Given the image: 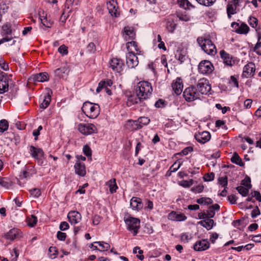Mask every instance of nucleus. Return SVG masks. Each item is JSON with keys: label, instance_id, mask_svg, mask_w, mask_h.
Segmentation results:
<instances>
[{"label": "nucleus", "instance_id": "nucleus-19", "mask_svg": "<svg viewBox=\"0 0 261 261\" xmlns=\"http://www.w3.org/2000/svg\"><path fill=\"white\" fill-rule=\"evenodd\" d=\"M210 247L209 242L205 240H202L197 242L194 246V249L196 251H201L207 249Z\"/></svg>", "mask_w": 261, "mask_h": 261}, {"label": "nucleus", "instance_id": "nucleus-51", "mask_svg": "<svg viewBox=\"0 0 261 261\" xmlns=\"http://www.w3.org/2000/svg\"><path fill=\"white\" fill-rule=\"evenodd\" d=\"M193 184V180L190 179L189 180H184L180 183V185L184 188H189Z\"/></svg>", "mask_w": 261, "mask_h": 261}, {"label": "nucleus", "instance_id": "nucleus-10", "mask_svg": "<svg viewBox=\"0 0 261 261\" xmlns=\"http://www.w3.org/2000/svg\"><path fill=\"white\" fill-rule=\"evenodd\" d=\"M241 184L244 186H240L236 188L238 192L243 197L246 196L249 193V190L251 188L250 179L242 180Z\"/></svg>", "mask_w": 261, "mask_h": 261}, {"label": "nucleus", "instance_id": "nucleus-4", "mask_svg": "<svg viewBox=\"0 0 261 261\" xmlns=\"http://www.w3.org/2000/svg\"><path fill=\"white\" fill-rule=\"evenodd\" d=\"M124 221L127 229L133 231L134 236H136L140 228V220L136 218L128 217L127 218H124Z\"/></svg>", "mask_w": 261, "mask_h": 261}, {"label": "nucleus", "instance_id": "nucleus-32", "mask_svg": "<svg viewBox=\"0 0 261 261\" xmlns=\"http://www.w3.org/2000/svg\"><path fill=\"white\" fill-rule=\"evenodd\" d=\"M105 84L109 86H111L113 84V82L111 80L107 79L105 80L101 81L99 82L98 86L96 89V93H99L101 90H103V87L105 86Z\"/></svg>", "mask_w": 261, "mask_h": 261}, {"label": "nucleus", "instance_id": "nucleus-6", "mask_svg": "<svg viewBox=\"0 0 261 261\" xmlns=\"http://www.w3.org/2000/svg\"><path fill=\"white\" fill-rule=\"evenodd\" d=\"M199 94H207L211 90V86L207 80L201 79L199 81L196 87Z\"/></svg>", "mask_w": 261, "mask_h": 261}, {"label": "nucleus", "instance_id": "nucleus-53", "mask_svg": "<svg viewBox=\"0 0 261 261\" xmlns=\"http://www.w3.org/2000/svg\"><path fill=\"white\" fill-rule=\"evenodd\" d=\"M204 189V186L202 185H199L196 187H193L191 191L194 193H199L202 192Z\"/></svg>", "mask_w": 261, "mask_h": 261}, {"label": "nucleus", "instance_id": "nucleus-49", "mask_svg": "<svg viewBox=\"0 0 261 261\" xmlns=\"http://www.w3.org/2000/svg\"><path fill=\"white\" fill-rule=\"evenodd\" d=\"M248 22L251 27L255 28L257 25L258 20L254 17L250 16L248 20Z\"/></svg>", "mask_w": 261, "mask_h": 261}, {"label": "nucleus", "instance_id": "nucleus-14", "mask_svg": "<svg viewBox=\"0 0 261 261\" xmlns=\"http://www.w3.org/2000/svg\"><path fill=\"white\" fill-rule=\"evenodd\" d=\"M195 138L199 143L204 144L210 140L211 135L207 131H203L195 134Z\"/></svg>", "mask_w": 261, "mask_h": 261}, {"label": "nucleus", "instance_id": "nucleus-25", "mask_svg": "<svg viewBox=\"0 0 261 261\" xmlns=\"http://www.w3.org/2000/svg\"><path fill=\"white\" fill-rule=\"evenodd\" d=\"M130 205L133 210H139L143 207L141 199L138 197H133L130 201Z\"/></svg>", "mask_w": 261, "mask_h": 261}, {"label": "nucleus", "instance_id": "nucleus-29", "mask_svg": "<svg viewBox=\"0 0 261 261\" xmlns=\"http://www.w3.org/2000/svg\"><path fill=\"white\" fill-rule=\"evenodd\" d=\"M198 224L205 227L207 230H210L214 225V221L213 220L207 218L205 220L199 221Z\"/></svg>", "mask_w": 261, "mask_h": 261}, {"label": "nucleus", "instance_id": "nucleus-13", "mask_svg": "<svg viewBox=\"0 0 261 261\" xmlns=\"http://www.w3.org/2000/svg\"><path fill=\"white\" fill-rule=\"evenodd\" d=\"M231 27L235 29L236 33L240 34H246L249 31V28L244 23H241L240 24L238 23L233 22L231 23Z\"/></svg>", "mask_w": 261, "mask_h": 261}, {"label": "nucleus", "instance_id": "nucleus-8", "mask_svg": "<svg viewBox=\"0 0 261 261\" xmlns=\"http://www.w3.org/2000/svg\"><path fill=\"white\" fill-rule=\"evenodd\" d=\"M79 130L85 135H89L96 132V127L93 124H80L78 126Z\"/></svg>", "mask_w": 261, "mask_h": 261}, {"label": "nucleus", "instance_id": "nucleus-15", "mask_svg": "<svg viewBox=\"0 0 261 261\" xmlns=\"http://www.w3.org/2000/svg\"><path fill=\"white\" fill-rule=\"evenodd\" d=\"M220 57L225 65L232 66L234 64V61L232 60V57L224 50L220 51Z\"/></svg>", "mask_w": 261, "mask_h": 261}, {"label": "nucleus", "instance_id": "nucleus-43", "mask_svg": "<svg viewBox=\"0 0 261 261\" xmlns=\"http://www.w3.org/2000/svg\"><path fill=\"white\" fill-rule=\"evenodd\" d=\"M49 251V256L51 258H55L56 257L58 251L57 248L55 247H50L48 249Z\"/></svg>", "mask_w": 261, "mask_h": 261}, {"label": "nucleus", "instance_id": "nucleus-58", "mask_svg": "<svg viewBox=\"0 0 261 261\" xmlns=\"http://www.w3.org/2000/svg\"><path fill=\"white\" fill-rule=\"evenodd\" d=\"M67 47L65 45H61L58 48V51L62 55H66L68 54Z\"/></svg>", "mask_w": 261, "mask_h": 261}, {"label": "nucleus", "instance_id": "nucleus-60", "mask_svg": "<svg viewBox=\"0 0 261 261\" xmlns=\"http://www.w3.org/2000/svg\"><path fill=\"white\" fill-rule=\"evenodd\" d=\"M11 255L13 257L14 256V257L12 258L11 261H16L17 258L19 255V252L18 250L16 248H14L11 252Z\"/></svg>", "mask_w": 261, "mask_h": 261}, {"label": "nucleus", "instance_id": "nucleus-38", "mask_svg": "<svg viewBox=\"0 0 261 261\" xmlns=\"http://www.w3.org/2000/svg\"><path fill=\"white\" fill-rule=\"evenodd\" d=\"M2 32L4 35H11L12 29L10 23H6L2 27Z\"/></svg>", "mask_w": 261, "mask_h": 261}, {"label": "nucleus", "instance_id": "nucleus-62", "mask_svg": "<svg viewBox=\"0 0 261 261\" xmlns=\"http://www.w3.org/2000/svg\"><path fill=\"white\" fill-rule=\"evenodd\" d=\"M175 58L182 63L185 60V56L180 54V51H177L175 54Z\"/></svg>", "mask_w": 261, "mask_h": 261}, {"label": "nucleus", "instance_id": "nucleus-16", "mask_svg": "<svg viewBox=\"0 0 261 261\" xmlns=\"http://www.w3.org/2000/svg\"><path fill=\"white\" fill-rule=\"evenodd\" d=\"M172 87L176 94H180L183 89V84L181 79L177 77L176 80L173 81L172 84Z\"/></svg>", "mask_w": 261, "mask_h": 261}, {"label": "nucleus", "instance_id": "nucleus-56", "mask_svg": "<svg viewBox=\"0 0 261 261\" xmlns=\"http://www.w3.org/2000/svg\"><path fill=\"white\" fill-rule=\"evenodd\" d=\"M83 152L88 157L91 156L92 154L91 149L87 145H84L83 147Z\"/></svg>", "mask_w": 261, "mask_h": 261}, {"label": "nucleus", "instance_id": "nucleus-63", "mask_svg": "<svg viewBox=\"0 0 261 261\" xmlns=\"http://www.w3.org/2000/svg\"><path fill=\"white\" fill-rule=\"evenodd\" d=\"M215 215V212L214 211V210L211 209V208L210 207L206 213L207 218L211 219V218H213Z\"/></svg>", "mask_w": 261, "mask_h": 261}, {"label": "nucleus", "instance_id": "nucleus-50", "mask_svg": "<svg viewBox=\"0 0 261 261\" xmlns=\"http://www.w3.org/2000/svg\"><path fill=\"white\" fill-rule=\"evenodd\" d=\"M176 24L174 22L168 21L167 23V29L170 33H173L175 29Z\"/></svg>", "mask_w": 261, "mask_h": 261}, {"label": "nucleus", "instance_id": "nucleus-18", "mask_svg": "<svg viewBox=\"0 0 261 261\" xmlns=\"http://www.w3.org/2000/svg\"><path fill=\"white\" fill-rule=\"evenodd\" d=\"M69 221L72 224L79 222L81 220V215L77 211H71L68 214Z\"/></svg>", "mask_w": 261, "mask_h": 261}, {"label": "nucleus", "instance_id": "nucleus-24", "mask_svg": "<svg viewBox=\"0 0 261 261\" xmlns=\"http://www.w3.org/2000/svg\"><path fill=\"white\" fill-rule=\"evenodd\" d=\"M31 80L35 82H43L48 80V74L46 72L40 73L31 76Z\"/></svg>", "mask_w": 261, "mask_h": 261}, {"label": "nucleus", "instance_id": "nucleus-40", "mask_svg": "<svg viewBox=\"0 0 261 261\" xmlns=\"http://www.w3.org/2000/svg\"><path fill=\"white\" fill-rule=\"evenodd\" d=\"M197 2L200 4V5L209 7L212 6L214 3L216 2V0H196Z\"/></svg>", "mask_w": 261, "mask_h": 261}, {"label": "nucleus", "instance_id": "nucleus-23", "mask_svg": "<svg viewBox=\"0 0 261 261\" xmlns=\"http://www.w3.org/2000/svg\"><path fill=\"white\" fill-rule=\"evenodd\" d=\"M20 237V231L16 228H13L10 229L5 234L6 238L11 241L19 239Z\"/></svg>", "mask_w": 261, "mask_h": 261}, {"label": "nucleus", "instance_id": "nucleus-22", "mask_svg": "<svg viewBox=\"0 0 261 261\" xmlns=\"http://www.w3.org/2000/svg\"><path fill=\"white\" fill-rule=\"evenodd\" d=\"M125 127L127 129L133 131L141 129L142 125L139 123L138 120H129L126 122Z\"/></svg>", "mask_w": 261, "mask_h": 261}, {"label": "nucleus", "instance_id": "nucleus-11", "mask_svg": "<svg viewBox=\"0 0 261 261\" xmlns=\"http://www.w3.org/2000/svg\"><path fill=\"white\" fill-rule=\"evenodd\" d=\"M255 71V64L252 62H250L246 64L243 68L242 76L243 77H250L253 76Z\"/></svg>", "mask_w": 261, "mask_h": 261}, {"label": "nucleus", "instance_id": "nucleus-61", "mask_svg": "<svg viewBox=\"0 0 261 261\" xmlns=\"http://www.w3.org/2000/svg\"><path fill=\"white\" fill-rule=\"evenodd\" d=\"M69 227L68 223L65 221H63L61 223L59 228L60 230L64 231L68 229Z\"/></svg>", "mask_w": 261, "mask_h": 261}, {"label": "nucleus", "instance_id": "nucleus-36", "mask_svg": "<svg viewBox=\"0 0 261 261\" xmlns=\"http://www.w3.org/2000/svg\"><path fill=\"white\" fill-rule=\"evenodd\" d=\"M231 161L233 163H234L240 166H243L244 165V163H243L241 158L237 153H234L233 154V156L231 159Z\"/></svg>", "mask_w": 261, "mask_h": 261}, {"label": "nucleus", "instance_id": "nucleus-59", "mask_svg": "<svg viewBox=\"0 0 261 261\" xmlns=\"http://www.w3.org/2000/svg\"><path fill=\"white\" fill-rule=\"evenodd\" d=\"M218 182L222 187H226L227 185V178L226 176L221 177L219 178Z\"/></svg>", "mask_w": 261, "mask_h": 261}, {"label": "nucleus", "instance_id": "nucleus-64", "mask_svg": "<svg viewBox=\"0 0 261 261\" xmlns=\"http://www.w3.org/2000/svg\"><path fill=\"white\" fill-rule=\"evenodd\" d=\"M66 234L64 232L58 231L57 233V238L60 241H64L66 239Z\"/></svg>", "mask_w": 261, "mask_h": 261}, {"label": "nucleus", "instance_id": "nucleus-57", "mask_svg": "<svg viewBox=\"0 0 261 261\" xmlns=\"http://www.w3.org/2000/svg\"><path fill=\"white\" fill-rule=\"evenodd\" d=\"M215 174L213 172L206 174L203 177L204 181H210L214 180Z\"/></svg>", "mask_w": 261, "mask_h": 261}, {"label": "nucleus", "instance_id": "nucleus-46", "mask_svg": "<svg viewBox=\"0 0 261 261\" xmlns=\"http://www.w3.org/2000/svg\"><path fill=\"white\" fill-rule=\"evenodd\" d=\"M37 222V218L35 216L32 215L28 220V224L29 226L33 227Z\"/></svg>", "mask_w": 261, "mask_h": 261}, {"label": "nucleus", "instance_id": "nucleus-31", "mask_svg": "<svg viewBox=\"0 0 261 261\" xmlns=\"http://www.w3.org/2000/svg\"><path fill=\"white\" fill-rule=\"evenodd\" d=\"M106 185L109 187L110 192L113 193L116 192L118 187L116 185V179L113 178L109 180Z\"/></svg>", "mask_w": 261, "mask_h": 261}, {"label": "nucleus", "instance_id": "nucleus-21", "mask_svg": "<svg viewBox=\"0 0 261 261\" xmlns=\"http://www.w3.org/2000/svg\"><path fill=\"white\" fill-rule=\"evenodd\" d=\"M30 152L31 155L35 159L44 157V152L41 148H37L33 146H31L30 148Z\"/></svg>", "mask_w": 261, "mask_h": 261}, {"label": "nucleus", "instance_id": "nucleus-20", "mask_svg": "<svg viewBox=\"0 0 261 261\" xmlns=\"http://www.w3.org/2000/svg\"><path fill=\"white\" fill-rule=\"evenodd\" d=\"M9 79L4 75H0V94L8 91L9 87Z\"/></svg>", "mask_w": 261, "mask_h": 261}, {"label": "nucleus", "instance_id": "nucleus-42", "mask_svg": "<svg viewBox=\"0 0 261 261\" xmlns=\"http://www.w3.org/2000/svg\"><path fill=\"white\" fill-rule=\"evenodd\" d=\"M94 243L98 244L100 247H101V251H107L110 248V245L104 242H95Z\"/></svg>", "mask_w": 261, "mask_h": 261}, {"label": "nucleus", "instance_id": "nucleus-41", "mask_svg": "<svg viewBox=\"0 0 261 261\" xmlns=\"http://www.w3.org/2000/svg\"><path fill=\"white\" fill-rule=\"evenodd\" d=\"M177 1L179 6L185 9H189L190 6L192 7V5L188 0H177Z\"/></svg>", "mask_w": 261, "mask_h": 261}, {"label": "nucleus", "instance_id": "nucleus-28", "mask_svg": "<svg viewBox=\"0 0 261 261\" xmlns=\"http://www.w3.org/2000/svg\"><path fill=\"white\" fill-rule=\"evenodd\" d=\"M126 47L128 51L133 52V49H134L136 51V55H140L141 54V51L140 50L137 43L134 41L128 42L126 43Z\"/></svg>", "mask_w": 261, "mask_h": 261}, {"label": "nucleus", "instance_id": "nucleus-54", "mask_svg": "<svg viewBox=\"0 0 261 261\" xmlns=\"http://www.w3.org/2000/svg\"><path fill=\"white\" fill-rule=\"evenodd\" d=\"M40 19L41 23L44 27L47 28H50L51 27L53 22L50 20H48L46 18H41Z\"/></svg>", "mask_w": 261, "mask_h": 261}, {"label": "nucleus", "instance_id": "nucleus-48", "mask_svg": "<svg viewBox=\"0 0 261 261\" xmlns=\"http://www.w3.org/2000/svg\"><path fill=\"white\" fill-rule=\"evenodd\" d=\"M229 84L232 87H239V83L237 79L233 75H231L229 81Z\"/></svg>", "mask_w": 261, "mask_h": 261}, {"label": "nucleus", "instance_id": "nucleus-44", "mask_svg": "<svg viewBox=\"0 0 261 261\" xmlns=\"http://www.w3.org/2000/svg\"><path fill=\"white\" fill-rule=\"evenodd\" d=\"M29 192H30L31 195H32V196H33L34 198H38L41 195L40 190L37 188H33V189H30L29 190Z\"/></svg>", "mask_w": 261, "mask_h": 261}, {"label": "nucleus", "instance_id": "nucleus-17", "mask_svg": "<svg viewBox=\"0 0 261 261\" xmlns=\"http://www.w3.org/2000/svg\"><path fill=\"white\" fill-rule=\"evenodd\" d=\"M108 8L112 16L117 17L119 13L117 11V3L115 0H110L108 3Z\"/></svg>", "mask_w": 261, "mask_h": 261}, {"label": "nucleus", "instance_id": "nucleus-7", "mask_svg": "<svg viewBox=\"0 0 261 261\" xmlns=\"http://www.w3.org/2000/svg\"><path fill=\"white\" fill-rule=\"evenodd\" d=\"M214 68L212 63L208 60H203L198 65V71L203 74L211 73Z\"/></svg>", "mask_w": 261, "mask_h": 261}, {"label": "nucleus", "instance_id": "nucleus-52", "mask_svg": "<svg viewBox=\"0 0 261 261\" xmlns=\"http://www.w3.org/2000/svg\"><path fill=\"white\" fill-rule=\"evenodd\" d=\"M8 6L5 3H0V15L2 16L6 13L8 11Z\"/></svg>", "mask_w": 261, "mask_h": 261}, {"label": "nucleus", "instance_id": "nucleus-26", "mask_svg": "<svg viewBox=\"0 0 261 261\" xmlns=\"http://www.w3.org/2000/svg\"><path fill=\"white\" fill-rule=\"evenodd\" d=\"M123 35L126 40L134 39L136 36V33L134 28L129 26L125 27L124 28Z\"/></svg>", "mask_w": 261, "mask_h": 261}, {"label": "nucleus", "instance_id": "nucleus-1", "mask_svg": "<svg viewBox=\"0 0 261 261\" xmlns=\"http://www.w3.org/2000/svg\"><path fill=\"white\" fill-rule=\"evenodd\" d=\"M136 91L137 96L140 100L148 99L152 94L151 85L146 81L140 82L137 84Z\"/></svg>", "mask_w": 261, "mask_h": 261}, {"label": "nucleus", "instance_id": "nucleus-27", "mask_svg": "<svg viewBox=\"0 0 261 261\" xmlns=\"http://www.w3.org/2000/svg\"><path fill=\"white\" fill-rule=\"evenodd\" d=\"M75 173L81 176H84L86 174V169L85 165L79 162H77L74 165Z\"/></svg>", "mask_w": 261, "mask_h": 261}, {"label": "nucleus", "instance_id": "nucleus-9", "mask_svg": "<svg viewBox=\"0 0 261 261\" xmlns=\"http://www.w3.org/2000/svg\"><path fill=\"white\" fill-rule=\"evenodd\" d=\"M138 62L136 55L133 51H128L126 55V63L127 66L130 68H134L138 65Z\"/></svg>", "mask_w": 261, "mask_h": 261}, {"label": "nucleus", "instance_id": "nucleus-37", "mask_svg": "<svg viewBox=\"0 0 261 261\" xmlns=\"http://www.w3.org/2000/svg\"><path fill=\"white\" fill-rule=\"evenodd\" d=\"M9 127V123L6 119H2L0 121V133H3L6 131Z\"/></svg>", "mask_w": 261, "mask_h": 261}, {"label": "nucleus", "instance_id": "nucleus-3", "mask_svg": "<svg viewBox=\"0 0 261 261\" xmlns=\"http://www.w3.org/2000/svg\"><path fill=\"white\" fill-rule=\"evenodd\" d=\"M82 110L88 117L91 119L96 118L100 113L99 105L89 101L84 103Z\"/></svg>", "mask_w": 261, "mask_h": 261}, {"label": "nucleus", "instance_id": "nucleus-12", "mask_svg": "<svg viewBox=\"0 0 261 261\" xmlns=\"http://www.w3.org/2000/svg\"><path fill=\"white\" fill-rule=\"evenodd\" d=\"M110 67L116 72H121L123 69V63L122 61L117 58H113L110 61Z\"/></svg>", "mask_w": 261, "mask_h": 261}, {"label": "nucleus", "instance_id": "nucleus-39", "mask_svg": "<svg viewBox=\"0 0 261 261\" xmlns=\"http://www.w3.org/2000/svg\"><path fill=\"white\" fill-rule=\"evenodd\" d=\"M197 202L200 204L208 205L213 203V200L207 197H202L197 200Z\"/></svg>", "mask_w": 261, "mask_h": 261}, {"label": "nucleus", "instance_id": "nucleus-30", "mask_svg": "<svg viewBox=\"0 0 261 261\" xmlns=\"http://www.w3.org/2000/svg\"><path fill=\"white\" fill-rule=\"evenodd\" d=\"M170 219L177 221H185L187 219V217L183 214H177L175 212H172L169 215Z\"/></svg>", "mask_w": 261, "mask_h": 261}, {"label": "nucleus", "instance_id": "nucleus-35", "mask_svg": "<svg viewBox=\"0 0 261 261\" xmlns=\"http://www.w3.org/2000/svg\"><path fill=\"white\" fill-rule=\"evenodd\" d=\"M68 68L67 66L61 67L55 70V74L59 77L62 76L64 73H67L68 72Z\"/></svg>", "mask_w": 261, "mask_h": 261}, {"label": "nucleus", "instance_id": "nucleus-5", "mask_svg": "<svg viewBox=\"0 0 261 261\" xmlns=\"http://www.w3.org/2000/svg\"><path fill=\"white\" fill-rule=\"evenodd\" d=\"M183 96L188 102L194 101L200 98V95L195 87L190 86L185 89L183 92Z\"/></svg>", "mask_w": 261, "mask_h": 261}, {"label": "nucleus", "instance_id": "nucleus-2", "mask_svg": "<svg viewBox=\"0 0 261 261\" xmlns=\"http://www.w3.org/2000/svg\"><path fill=\"white\" fill-rule=\"evenodd\" d=\"M197 41L202 50L206 54L213 56L216 54V46L210 39L201 37L197 38Z\"/></svg>", "mask_w": 261, "mask_h": 261}, {"label": "nucleus", "instance_id": "nucleus-34", "mask_svg": "<svg viewBox=\"0 0 261 261\" xmlns=\"http://www.w3.org/2000/svg\"><path fill=\"white\" fill-rule=\"evenodd\" d=\"M51 100V96L48 93L44 96L43 101L41 103L40 108L42 109L46 108L50 103Z\"/></svg>", "mask_w": 261, "mask_h": 261}, {"label": "nucleus", "instance_id": "nucleus-47", "mask_svg": "<svg viewBox=\"0 0 261 261\" xmlns=\"http://www.w3.org/2000/svg\"><path fill=\"white\" fill-rule=\"evenodd\" d=\"M181 164L179 162H175L169 168L170 173L176 171L180 167Z\"/></svg>", "mask_w": 261, "mask_h": 261}, {"label": "nucleus", "instance_id": "nucleus-55", "mask_svg": "<svg viewBox=\"0 0 261 261\" xmlns=\"http://www.w3.org/2000/svg\"><path fill=\"white\" fill-rule=\"evenodd\" d=\"M87 51L90 53H94L96 51V46L94 43L90 42L87 46Z\"/></svg>", "mask_w": 261, "mask_h": 261}, {"label": "nucleus", "instance_id": "nucleus-33", "mask_svg": "<svg viewBox=\"0 0 261 261\" xmlns=\"http://www.w3.org/2000/svg\"><path fill=\"white\" fill-rule=\"evenodd\" d=\"M237 6L233 5L231 3H229L227 6V13L228 17L230 18L231 15L237 13L236 9Z\"/></svg>", "mask_w": 261, "mask_h": 261}, {"label": "nucleus", "instance_id": "nucleus-45", "mask_svg": "<svg viewBox=\"0 0 261 261\" xmlns=\"http://www.w3.org/2000/svg\"><path fill=\"white\" fill-rule=\"evenodd\" d=\"M138 122L140 124L142 125V126L144 125H146L150 122V119H149L147 117H141L139 118L138 119Z\"/></svg>", "mask_w": 261, "mask_h": 261}]
</instances>
